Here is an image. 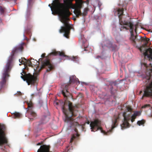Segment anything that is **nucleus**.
<instances>
[{
	"label": "nucleus",
	"instance_id": "473e14b6",
	"mask_svg": "<svg viewBox=\"0 0 152 152\" xmlns=\"http://www.w3.org/2000/svg\"><path fill=\"white\" fill-rule=\"evenodd\" d=\"M86 123H87L88 124H90V122H89V121H87V122H86Z\"/></svg>",
	"mask_w": 152,
	"mask_h": 152
},
{
	"label": "nucleus",
	"instance_id": "7c9ffc66",
	"mask_svg": "<svg viewBox=\"0 0 152 152\" xmlns=\"http://www.w3.org/2000/svg\"><path fill=\"white\" fill-rule=\"evenodd\" d=\"M54 104L55 105H58V103L57 102H54Z\"/></svg>",
	"mask_w": 152,
	"mask_h": 152
},
{
	"label": "nucleus",
	"instance_id": "5701e85b",
	"mask_svg": "<svg viewBox=\"0 0 152 152\" xmlns=\"http://www.w3.org/2000/svg\"><path fill=\"white\" fill-rule=\"evenodd\" d=\"M5 11V8L0 6V13L1 15L4 14Z\"/></svg>",
	"mask_w": 152,
	"mask_h": 152
},
{
	"label": "nucleus",
	"instance_id": "a878e982",
	"mask_svg": "<svg viewBox=\"0 0 152 152\" xmlns=\"http://www.w3.org/2000/svg\"><path fill=\"white\" fill-rule=\"evenodd\" d=\"M150 56L149 57H148V56L147 55L146 56V57H147V58H148L149 60L150 59L152 60V53H151V55L150 54V53H148V56Z\"/></svg>",
	"mask_w": 152,
	"mask_h": 152
},
{
	"label": "nucleus",
	"instance_id": "f3484780",
	"mask_svg": "<svg viewBox=\"0 0 152 152\" xmlns=\"http://www.w3.org/2000/svg\"><path fill=\"white\" fill-rule=\"evenodd\" d=\"M43 142H39L37 144V145H41L37 152H51L50 151V146L43 145Z\"/></svg>",
	"mask_w": 152,
	"mask_h": 152
},
{
	"label": "nucleus",
	"instance_id": "4468645a",
	"mask_svg": "<svg viewBox=\"0 0 152 152\" xmlns=\"http://www.w3.org/2000/svg\"><path fill=\"white\" fill-rule=\"evenodd\" d=\"M77 81H78V83L80 84V81L78 80V79L77 78H76L75 80H74L73 79H70L69 81V84L66 85L65 86L64 88V89L61 91L62 94L64 97H67V96H69L70 95V93L68 91L69 85L70 83H74Z\"/></svg>",
	"mask_w": 152,
	"mask_h": 152
},
{
	"label": "nucleus",
	"instance_id": "393cba45",
	"mask_svg": "<svg viewBox=\"0 0 152 152\" xmlns=\"http://www.w3.org/2000/svg\"><path fill=\"white\" fill-rule=\"evenodd\" d=\"M151 108L152 109V107H151V105L149 104H145L142 107V108Z\"/></svg>",
	"mask_w": 152,
	"mask_h": 152
},
{
	"label": "nucleus",
	"instance_id": "4c0bfd02",
	"mask_svg": "<svg viewBox=\"0 0 152 152\" xmlns=\"http://www.w3.org/2000/svg\"><path fill=\"white\" fill-rule=\"evenodd\" d=\"M25 39L27 40V38L26 37V38Z\"/></svg>",
	"mask_w": 152,
	"mask_h": 152
},
{
	"label": "nucleus",
	"instance_id": "aec40b11",
	"mask_svg": "<svg viewBox=\"0 0 152 152\" xmlns=\"http://www.w3.org/2000/svg\"><path fill=\"white\" fill-rule=\"evenodd\" d=\"M142 40L144 42V46H145L147 45L148 43L149 39L146 38H142Z\"/></svg>",
	"mask_w": 152,
	"mask_h": 152
},
{
	"label": "nucleus",
	"instance_id": "2eb2a0df",
	"mask_svg": "<svg viewBox=\"0 0 152 152\" xmlns=\"http://www.w3.org/2000/svg\"><path fill=\"white\" fill-rule=\"evenodd\" d=\"M147 45L144 46V44L140 48V52L143 53V54L144 55V61H145L146 59V56L148 55V57H149L150 56H148V53H150V55L151 54V53H152V49L151 48L147 49Z\"/></svg>",
	"mask_w": 152,
	"mask_h": 152
},
{
	"label": "nucleus",
	"instance_id": "39448f33",
	"mask_svg": "<svg viewBox=\"0 0 152 152\" xmlns=\"http://www.w3.org/2000/svg\"><path fill=\"white\" fill-rule=\"evenodd\" d=\"M141 65L146 70L145 75L142 76L143 81L145 82V84H147L149 82L151 76V73L152 72V65L151 68L149 69L148 71V66L145 62L142 61L141 62ZM144 93L142 95L141 99H143L144 97H150L152 98V81L149 84V85L147 86L144 89Z\"/></svg>",
	"mask_w": 152,
	"mask_h": 152
},
{
	"label": "nucleus",
	"instance_id": "c85d7f7f",
	"mask_svg": "<svg viewBox=\"0 0 152 152\" xmlns=\"http://www.w3.org/2000/svg\"><path fill=\"white\" fill-rule=\"evenodd\" d=\"M69 147H70V145L67 146L66 147V151L67 150V151H68L69 150V149H70Z\"/></svg>",
	"mask_w": 152,
	"mask_h": 152
},
{
	"label": "nucleus",
	"instance_id": "6ab92c4d",
	"mask_svg": "<svg viewBox=\"0 0 152 152\" xmlns=\"http://www.w3.org/2000/svg\"><path fill=\"white\" fill-rule=\"evenodd\" d=\"M26 46V44L25 43L22 42L20 44V51H22L24 48Z\"/></svg>",
	"mask_w": 152,
	"mask_h": 152
},
{
	"label": "nucleus",
	"instance_id": "72a5a7b5",
	"mask_svg": "<svg viewBox=\"0 0 152 152\" xmlns=\"http://www.w3.org/2000/svg\"><path fill=\"white\" fill-rule=\"evenodd\" d=\"M75 124H76V125H79V124H78V123L75 122Z\"/></svg>",
	"mask_w": 152,
	"mask_h": 152
},
{
	"label": "nucleus",
	"instance_id": "2f4dec72",
	"mask_svg": "<svg viewBox=\"0 0 152 152\" xmlns=\"http://www.w3.org/2000/svg\"><path fill=\"white\" fill-rule=\"evenodd\" d=\"M142 92V91H140V92H139V94L140 95L141 94Z\"/></svg>",
	"mask_w": 152,
	"mask_h": 152
},
{
	"label": "nucleus",
	"instance_id": "0eeeda50",
	"mask_svg": "<svg viewBox=\"0 0 152 152\" xmlns=\"http://www.w3.org/2000/svg\"><path fill=\"white\" fill-rule=\"evenodd\" d=\"M119 118L118 115H114L113 119V124L112 126V128L110 129L107 132L102 130V128L101 127V122L98 119H95L94 121H91L90 124V126L91 127V131L95 132L99 130H100L101 132L106 135H108L110 133H111L113 129L117 126V120Z\"/></svg>",
	"mask_w": 152,
	"mask_h": 152
},
{
	"label": "nucleus",
	"instance_id": "7ed1b4c3",
	"mask_svg": "<svg viewBox=\"0 0 152 152\" xmlns=\"http://www.w3.org/2000/svg\"><path fill=\"white\" fill-rule=\"evenodd\" d=\"M20 66L23 64L24 68L22 69V72L20 73V77L24 81H26L28 85H34L36 83L37 80V77L36 75H32L30 73H27L25 71V69L27 65L29 66L32 67L33 65L30 59L27 60L24 57H22L20 59Z\"/></svg>",
	"mask_w": 152,
	"mask_h": 152
},
{
	"label": "nucleus",
	"instance_id": "412c9836",
	"mask_svg": "<svg viewBox=\"0 0 152 152\" xmlns=\"http://www.w3.org/2000/svg\"><path fill=\"white\" fill-rule=\"evenodd\" d=\"M145 120L143 119L141 121H138L137 122V124L139 126H140V125H144V124L145 123Z\"/></svg>",
	"mask_w": 152,
	"mask_h": 152
},
{
	"label": "nucleus",
	"instance_id": "c9c22d12",
	"mask_svg": "<svg viewBox=\"0 0 152 152\" xmlns=\"http://www.w3.org/2000/svg\"><path fill=\"white\" fill-rule=\"evenodd\" d=\"M13 0L15 2H16V0Z\"/></svg>",
	"mask_w": 152,
	"mask_h": 152
},
{
	"label": "nucleus",
	"instance_id": "f8f14e48",
	"mask_svg": "<svg viewBox=\"0 0 152 152\" xmlns=\"http://www.w3.org/2000/svg\"><path fill=\"white\" fill-rule=\"evenodd\" d=\"M55 68V65L52 64L49 59L46 58L42 62L41 68H46V72H48L53 70Z\"/></svg>",
	"mask_w": 152,
	"mask_h": 152
},
{
	"label": "nucleus",
	"instance_id": "ddd939ff",
	"mask_svg": "<svg viewBox=\"0 0 152 152\" xmlns=\"http://www.w3.org/2000/svg\"><path fill=\"white\" fill-rule=\"evenodd\" d=\"M28 109L27 110V115H28V118L31 120H33L34 118L37 116L36 113L33 110V104L31 102H27Z\"/></svg>",
	"mask_w": 152,
	"mask_h": 152
},
{
	"label": "nucleus",
	"instance_id": "f704fd0d",
	"mask_svg": "<svg viewBox=\"0 0 152 152\" xmlns=\"http://www.w3.org/2000/svg\"><path fill=\"white\" fill-rule=\"evenodd\" d=\"M19 93H20V95H22V93L20 91Z\"/></svg>",
	"mask_w": 152,
	"mask_h": 152
},
{
	"label": "nucleus",
	"instance_id": "58836bf2",
	"mask_svg": "<svg viewBox=\"0 0 152 152\" xmlns=\"http://www.w3.org/2000/svg\"><path fill=\"white\" fill-rule=\"evenodd\" d=\"M48 119H49V118H47V120H48Z\"/></svg>",
	"mask_w": 152,
	"mask_h": 152
},
{
	"label": "nucleus",
	"instance_id": "a211bd4d",
	"mask_svg": "<svg viewBox=\"0 0 152 152\" xmlns=\"http://www.w3.org/2000/svg\"><path fill=\"white\" fill-rule=\"evenodd\" d=\"M75 131L76 132V133L72 135V137L71 138L69 144L71 145L72 143L73 142V140L76 138L78 137L79 136V134L78 133V130L77 129L75 128Z\"/></svg>",
	"mask_w": 152,
	"mask_h": 152
},
{
	"label": "nucleus",
	"instance_id": "b1692460",
	"mask_svg": "<svg viewBox=\"0 0 152 152\" xmlns=\"http://www.w3.org/2000/svg\"><path fill=\"white\" fill-rule=\"evenodd\" d=\"M129 29V28L126 26H121L120 28V31H125Z\"/></svg>",
	"mask_w": 152,
	"mask_h": 152
},
{
	"label": "nucleus",
	"instance_id": "6e6552de",
	"mask_svg": "<svg viewBox=\"0 0 152 152\" xmlns=\"http://www.w3.org/2000/svg\"><path fill=\"white\" fill-rule=\"evenodd\" d=\"M140 112L138 111H134L132 116H131L129 114L126 115V113H124L123 115L124 117V121L121 125V129H123L129 127L130 126V124L128 121L131 120L132 122H133L134 121L137 117L140 116Z\"/></svg>",
	"mask_w": 152,
	"mask_h": 152
},
{
	"label": "nucleus",
	"instance_id": "f257e3e1",
	"mask_svg": "<svg viewBox=\"0 0 152 152\" xmlns=\"http://www.w3.org/2000/svg\"><path fill=\"white\" fill-rule=\"evenodd\" d=\"M64 4L60 3L59 0H55L52 4L54 9L59 15L60 20L64 26H61L59 30L60 33H64V36L68 38L71 26L68 23V17L71 14L68 9L70 7L75 9V6L72 4V0H64Z\"/></svg>",
	"mask_w": 152,
	"mask_h": 152
},
{
	"label": "nucleus",
	"instance_id": "bb28decb",
	"mask_svg": "<svg viewBox=\"0 0 152 152\" xmlns=\"http://www.w3.org/2000/svg\"><path fill=\"white\" fill-rule=\"evenodd\" d=\"M52 6H53V4H52ZM49 6L51 8V10L52 11H53V9L55 11H56L54 9V8L53 7V8H52V7L51 6V5L50 4H49Z\"/></svg>",
	"mask_w": 152,
	"mask_h": 152
},
{
	"label": "nucleus",
	"instance_id": "dca6fc26",
	"mask_svg": "<svg viewBox=\"0 0 152 152\" xmlns=\"http://www.w3.org/2000/svg\"><path fill=\"white\" fill-rule=\"evenodd\" d=\"M33 0H28L27 8L26 12V18L27 20L30 19L32 16V8L34 2Z\"/></svg>",
	"mask_w": 152,
	"mask_h": 152
},
{
	"label": "nucleus",
	"instance_id": "c756f323",
	"mask_svg": "<svg viewBox=\"0 0 152 152\" xmlns=\"http://www.w3.org/2000/svg\"><path fill=\"white\" fill-rule=\"evenodd\" d=\"M45 56V53H43L41 55V57L42 58H44Z\"/></svg>",
	"mask_w": 152,
	"mask_h": 152
},
{
	"label": "nucleus",
	"instance_id": "423d86ee",
	"mask_svg": "<svg viewBox=\"0 0 152 152\" xmlns=\"http://www.w3.org/2000/svg\"><path fill=\"white\" fill-rule=\"evenodd\" d=\"M124 9L123 8H117L115 11L118 15L119 18L120 24L121 25H126L130 28V32L131 34L130 39L134 44L136 43L135 40L137 38V36H134L133 34L134 26L135 27L134 31L137 33V28L138 26V23H137L134 26L133 22L132 21H126L123 22L122 20V16L123 15Z\"/></svg>",
	"mask_w": 152,
	"mask_h": 152
},
{
	"label": "nucleus",
	"instance_id": "f03ea898",
	"mask_svg": "<svg viewBox=\"0 0 152 152\" xmlns=\"http://www.w3.org/2000/svg\"><path fill=\"white\" fill-rule=\"evenodd\" d=\"M19 50V47L15 48L12 51L11 55L9 57L7 62L3 69L2 77L0 82V89L5 88L6 82L10 77V73L13 66L12 61L13 56Z\"/></svg>",
	"mask_w": 152,
	"mask_h": 152
},
{
	"label": "nucleus",
	"instance_id": "cd10ccee",
	"mask_svg": "<svg viewBox=\"0 0 152 152\" xmlns=\"http://www.w3.org/2000/svg\"><path fill=\"white\" fill-rule=\"evenodd\" d=\"M127 109L128 111L131 112L132 110V109L130 107H127Z\"/></svg>",
	"mask_w": 152,
	"mask_h": 152
},
{
	"label": "nucleus",
	"instance_id": "4be33fe9",
	"mask_svg": "<svg viewBox=\"0 0 152 152\" xmlns=\"http://www.w3.org/2000/svg\"><path fill=\"white\" fill-rule=\"evenodd\" d=\"M12 117L14 118H19V113L15 112L13 113L12 115Z\"/></svg>",
	"mask_w": 152,
	"mask_h": 152
},
{
	"label": "nucleus",
	"instance_id": "20e7f679",
	"mask_svg": "<svg viewBox=\"0 0 152 152\" xmlns=\"http://www.w3.org/2000/svg\"><path fill=\"white\" fill-rule=\"evenodd\" d=\"M77 108L76 106H73L70 101L66 100L62 107L63 112L65 117L64 121L71 125H73L74 122V119L72 118V116H76L78 112L76 109Z\"/></svg>",
	"mask_w": 152,
	"mask_h": 152
},
{
	"label": "nucleus",
	"instance_id": "e433bc0d",
	"mask_svg": "<svg viewBox=\"0 0 152 152\" xmlns=\"http://www.w3.org/2000/svg\"><path fill=\"white\" fill-rule=\"evenodd\" d=\"M19 116H20H20H21V114L20 113Z\"/></svg>",
	"mask_w": 152,
	"mask_h": 152
},
{
	"label": "nucleus",
	"instance_id": "ea45409f",
	"mask_svg": "<svg viewBox=\"0 0 152 152\" xmlns=\"http://www.w3.org/2000/svg\"><path fill=\"white\" fill-rule=\"evenodd\" d=\"M45 118H47L46 117H45Z\"/></svg>",
	"mask_w": 152,
	"mask_h": 152
},
{
	"label": "nucleus",
	"instance_id": "9d476101",
	"mask_svg": "<svg viewBox=\"0 0 152 152\" xmlns=\"http://www.w3.org/2000/svg\"><path fill=\"white\" fill-rule=\"evenodd\" d=\"M7 132V127L4 124L0 123V145L8 143L7 139L6 137Z\"/></svg>",
	"mask_w": 152,
	"mask_h": 152
},
{
	"label": "nucleus",
	"instance_id": "9b49d317",
	"mask_svg": "<svg viewBox=\"0 0 152 152\" xmlns=\"http://www.w3.org/2000/svg\"><path fill=\"white\" fill-rule=\"evenodd\" d=\"M50 55L54 56L58 55L61 57H66L67 59L71 60L75 62H77L78 60V57L77 56L69 57L66 55L64 51H58L55 50L51 53H50Z\"/></svg>",
	"mask_w": 152,
	"mask_h": 152
},
{
	"label": "nucleus",
	"instance_id": "1a4fd4ad",
	"mask_svg": "<svg viewBox=\"0 0 152 152\" xmlns=\"http://www.w3.org/2000/svg\"><path fill=\"white\" fill-rule=\"evenodd\" d=\"M76 4L75 6L74 13L77 18H79V16H85L86 15L88 10V8H85L83 13H82L80 9L82 7L84 2L82 0H76Z\"/></svg>",
	"mask_w": 152,
	"mask_h": 152
}]
</instances>
